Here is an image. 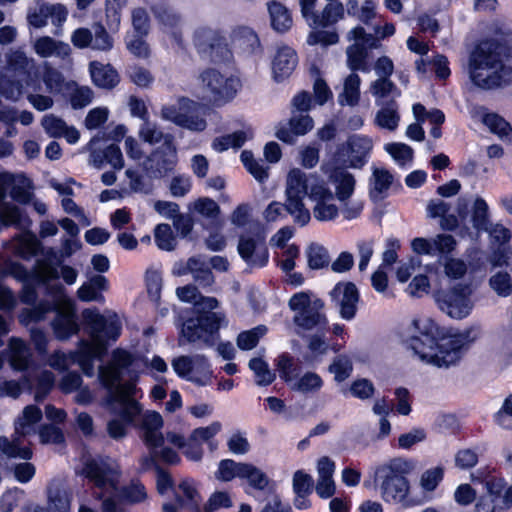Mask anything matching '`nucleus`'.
Instances as JSON below:
<instances>
[{
  "label": "nucleus",
  "mask_w": 512,
  "mask_h": 512,
  "mask_svg": "<svg viewBox=\"0 0 512 512\" xmlns=\"http://www.w3.org/2000/svg\"><path fill=\"white\" fill-rule=\"evenodd\" d=\"M53 290V302L41 301L31 308H25L21 311L19 319L22 324L29 325L43 320L47 313L55 311L56 316L52 321L53 332L57 339L67 340L79 331L75 308L70 300L62 298L61 285H56Z\"/></svg>",
  "instance_id": "nucleus-7"
},
{
  "label": "nucleus",
  "mask_w": 512,
  "mask_h": 512,
  "mask_svg": "<svg viewBox=\"0 0 512 512\" xmlns=\"http://www.w3.org/2000/svg\"><path fill=\"white\" fill-rule=\"evenodd\" d=\"M241 161L243 162L245 168L251 175H253L257 181L263 182L268 178L267 168L264 167L263 161L254 159L251 151H242Z\"/></svg>",
  "instance_id": "nucleus-54"
},
{
  "label": "nucleus",
  "mask_w": 512,
  "mask_h": 512,
  "mask_svg": "<svg viewBox=\"0 0 512 512\" xmlns=\"http://www.w3.org/2000/svg\"><path fill=\"white\" fill-rule=\"evenodd\" d=\"M415 469L412 460L397 457L378 466L375 481L379 483L381 498L389 504L406 509L414 505L410 499V482L407 476Z\"/></svg>",
  "instance_id": "nucleus-8"
},
{
  "label": "nucleus",
  "mask_w": 512,
  "mask_h": 512,
  "mask_svg": "<svg viewBox=\"0 0 512 512\" xmlns=\"http://www.w3.org/2000/svg\"><path fill=\"white\" fill-rule=\"evenodd\" d=\"M190 273L198 286L208 288L215 282L207 259L201 255L190 257L181 274Z\"/></svg>",
  "instance_id": "nucleus-28"
},
{
  "label": "nucleus",
  "mask_w": 512,
  "mask_h": 512,
  "mask_svg": "<svg viewBox=\"0 0 512 512\" xmlns=\"http://www.w3.org/2000/svg\"><path fill=\"white\" fill-rule=\"evenodd\" d=\"M360 77L356 73L348 75L343 84V91L338 95L341 106H356L360 99Z\"/></svg>",
  "instance_id": "nucleus-40"
},
{
  "label": "nucleus",
  "mask_w": 512,
  "mask_h": 512,
  "mask_svg": "<svg viewBox=\"0 0 512 512\" xmlns=\"http://www.w3.org/2000/svg\"><path fill=\"white\" fill-rule=\"evenodd\" d=\"M322 384V379L318 374L307 372L293 384L292 389L306 394L318 391Z\"/></svg>",
  "instance_id": "nucleus-62"
},
{
  "label": "nucleus",
  "mask_w": 512,
  "mask_h": 512,
  "mask_svg": "<svg viewBox=\"0 0 512 512\" xmlns=\"http://www.w3.org/2000/svg\"><path fill=\"white\" fill-rule=\"evenodd\" d=\"M93 36L91 48L99 51H109L113 47V39L106 31L105 27L97 23L93 26Z\"/></svg>",
  "instance_id": "nucleus-64"
},
{
  "label": "nucleus",
  "mask_w": 512,
  "mask_h": 512,
  "mask_svg": "<svg viewBox=\"0 0 512 512\" xmlns=\"http://www.w3.org/2000/svg\"><path fill=\"white\" fill-rule=\"evenodd\" d=\"M10 365L14 370H26L30 363V351L26 344L19 338H11L9 341Z\"/></svg>",
  "instance_id": "nucleus-38"
},
{
  "label": "nucleus",
  "mask_w": 512,
  "mask_h": 512,
  "mask_svg": "<svg viewBox=\"0 0 512 512\" xmlns=\"http://www.w3.org/2000/svg\"><path fill=\"white\" fill-rule=\"evenodd\" d=\"M482 122L492 133L497 134L501 138L508 137L512 130L509 123L495 113H485L482 117Z\"/></svg>",
  "instance_id": "nucleus-59"
},
{
  "label": "nucleus",
  "mask_w": 512,
  "mask_h": 512,
  "mask_svg": "<svg viewBox=\"0 0 512 512\" xmlns=\"http://www.w3.org/2000/svg\"><path fill=\"white\" fill-rule=\"evenodd\" d=\"M178 163L174 136H168L166 145L156 148L143 162V170L150 179H160L172 173Z\"/></svg>",
  "instance_id": "nucleus-16"
},
{
  "label": "nucleus",
  "mask_w": 512,
  "mask_h": 512,
  "mask_svg": "<svg viewBox=\"0 0 512 512\" xmlns=\"http://www.w3.org/2000/svg\"><path fill=\"white\" fill-rule=\"evenodd\" d=\"M93 83L103 89H112L119 83V75L110 64L93 61L89 65Z\"/></svg>",
  "instance_id": "nucleus-32"
},
{
  "label": "nucleus",
  "mask_w": 512,
  "mask_h": 512,
  "mask_svg": "<svg viewBox=\"0 0 512 512\" xmlns=\"http://www.w3.org/2000/svg\"><path fill=\"white\" fill-rule=\"evenodd\" d=\"M332 300L339 307L340 316L345 320L354 318L359 301V292L352 282L338 283L330 293Z\"/></svg>",
  "instance_id": "nucleus-22"
},
{
  "label": "nucleus",
  "mask_w": 512,
  "mask_h": 512,
  "mask_svg": "<svg viewBox=\"0 0 512 512\" xmlns=\"http://www.w3.org/2000/svg\"><path fill=\"white\" fill-rule=\"evenodd\" d=\"M312 128L313 119L309 115L292 111L288 123L278 127L276 137L282 142L293 144L298 136L305 135Z\"/></svg>",
  "instance_id": "nucleus-25"
},
{
  "label": "nucleus",
  "mask_w": 512,
  "mask_h": 512,
  "mask_svg": "<svg viewBox=\"0 0 512 512\" xmlns=\"http://www.w3.org/2000/svg\"><path fill=\"white\" fill-rule=\"evenodd\" d=\"M311 200L315 202L313 216L321 222L335 220L341 209L333 203L332 190L326 184L315 186L311 190Z\"/></svg>",
  "instance_id": "nucleus-21"
},
{
  "label": "nucleus",
  "mask_w": 512,
  "mask_h": 512,
  "mask_svg": "<svg viewBox=\"0 0 512 512\" xmlns=\"http://www.w3.org/2000/svg\"><path fill=\"white\" fill-rule=\"evenodd\" d=\"M472 293L471 285L458 283L449 289L437 291L434 298L442 312L450 318L461 320L466 318L474 307Z\"/></svg>",
  "instance_id": "nucleus-13"
},
{
  "label": "nucleus",
  "mask_w": 512,
  "mask_h": 512,
  "mask_svg": "<svg viewBox=\"0 0 512 512\" xmlns=\"http://www.w3.org/2000/svg\"><path fill=\"white\" fill-rule=\"evenodd\" d=\"M138 134L141 140L150 145H155L160 142H163L162 145H166L168 136H173L170 133H164L156 122L148 119L143 121Z\"/></svg>",
  "instance_id": "nucleus-41"
},
{
  "label": "nucleus",
  "mask_w": 512,
  "mask_h": 512,
  "mask_svg": "<svg viewBox=\"0 0 512 512\" xmlns=\"http://www.w3.org/2000/svg\"><path fill=\"white\" fill-rule=\"evenodd\" d=\"M288 306L294 312L295 334L305 338L308 333L315 332L309 338L308 348L324 354L327 346L323 337L328 325L324 302L319 298L311 299L307 292H298L289 299Z\"/></svg>",
  "instance_id": "nucleus-6"
},
{
  "label": "nucleus",
  "mask_w": 512,
  "mask_h": 512,
  "mask_svg": "<svg viewBox=\"0 0 512 512\" xmlns=\"http://www.w3.org/2000/svg\"><path fill=\"white\" fill-rule=\"evenodd\" d=\"M201 88L208 99L215 104L232 100L240 87L239 80L228 77L214 68H208L200 74Z\"/></svg>",
  "instance_id": "nucleus-14"
},
{
  "label": "nucleus",
  "mask_w": 512,
  "mask_h": 512,
  "mask_svg": "<svg viewBox=\"0 0 512 512\" xmlns=\"http://www.w3.org/2000/svg\"><path fill=\"white\" fill-rule=\"evenodd\" d=\"M154 238L161 250L172 251L176 246V239L169 224H158L154 230Z\"/></svg>",
  "instance_id": "nucleus-57"
},
{
  "label": "nucleus",
  "mask_w": 512,
  "mask_h": 512,
  "mask_svg": "<svg viewBox=\"0 0 512 512\" xmlns=\"http://www.w3.org/2000/svg\"><path fill=\"white\" fill-rule=\"evenodd\" d=\"M179 490L186 496V501L178 498L181 507H187L189 512H200L201 497L192 483L184 480L179 484Z\"/></svg>",
  "instance_id": "nucleus-51"
},
{
  "label": "nucleus",
  "mask_w": 512,
  "mask_h": 512,
  "mask_svg": "<svg viewBox=\"0 0 512 512\" xmlns=\"http://www.w3.org/2000/svg\"><path fill=\"white\" fill-rule=\"evenodd\" d=\"M266 327L257 326L249 331L241 332L237 337V345L242 350H251L259 342L260 337L266 333Z\"/></svg>",
  "instance_id": "nucleus-63"
},
{
  "label": "nucleus",
  "mask_w": 512,
  "mask_h": 512,
  "mask_svg": "<svg viewBox=\"0 0 512 512\" xmlns=\"http://www.w3.org/2000/svg\"><path fill=\"white\" fill-rule=\"evenodd\" d=\"M239 479H245L251 487L264 490L269 484V477L260 468L251 463H244L242 475Z\"/></svg>",
  "instance_id": "nucleus-45"
},
{
  "label": "nucleus",
  "mask_w": 512,
  "mask_h": 512,
  "mask_svg": "<svg viewBox=\"0 0 512 512\" xmlns=\"http://www.w3.org/2000/svg\"><path fill=\"white\" fill-rule=\"evenodd\" d=\"M372 148L373 142L369 137L355 134L348 137L338 149V154L347 158L344 160L346 167L361 169L367 163Z\"/></svg>",
  "instance_id": "nucleus-19"
},
{
  "label": "nucleus",
  "mask_w": 512,
  "mask_h": 512,
  "mask_svg": "<svg viewBox=\"0 0 512 512\" xmlns=\"http://www.w3.org/2000/svg\"><path fill=\"white\" fill-rule=\"evenodd\" d=\"M489 286L500 297H508L512 294V278L506 271H499L489 279Z\"/></svg>",
  "instance_id": "nucleus-56"
},
{
  "label": "nucleus",
  "mask_w": 512,
  "mask_h": 512,
  "mask_svg": "<svg viewBox=\"0 0 512 512\" xmlns=\"http://www.w3.org/2000/svg\"><path fill=\"white\" fill-rule=\"evenodd\" d=\"M393 182V175L384 168H374L371 177L370 198L373 201H379L383 198Z\"/></svg>",
  "instance_id": "nucleus-39"
},
{
  "label": "nucleus",
  "mask_w": 512,
  "mask_h": 512,
  "mask_svg": "<svg viewBox=\"0 0 512 512\" xmlns=\"http://www.w3.org/2000/svg\"><path fill=\"white\" fill-rule=\"evenodd\" d=\"M502 45L494 39L480 41L469 57L472 82L486 90L500 87L512 79V68L502 59Z\"/></svg>",
  "instance_id": "nucleus-5"
},
{
  "label": "nucleus",
  "mask_w": 512,
  "mask_h": 512,
  "mask_svg": "<svg viewBox=\"0 0 512 512\" xmlns=\"http://www.w3.org/2000/svg\"><path fill=\"white\" fill-rule=\"evenodd\" d=\"M249 368L256 376V383L259 386H267L275 379V374L269 369L268 364L261 358H252L249 361Z\"/></svg>",
  "instance_id": "nucleus-58"
},
{
  "label": "nucleus",
  "mask_w": 512,
  "mask_h": 512,
  "mask_svg": "<svg viewBox=\"0 0 512 512\" xmlns=\"http://www.w3.org/2000/svg\"><path fill=\"white\" fill-rule=\"evenodd\" d=\"M192 44L201 58L215 63L229 61L232 52L225 35L209 26H199L192 34Z\"/></svg>",
  "instance_id": "nucleus-10"
},
{
  "label": "nucleus",
  "mask_w": 512,
  "mask_h": 512,
  "mask_svg": "<svg viewBox=\"0 0 512 512\" xmlns=\"http://www.w3.org/2000/svg\"><path fill=\"white\" fill-rule=\"evenodd\" d=\"M175 373L198 386L210 383L212 371L207 359L203 355L179 356L172 360Z\"/></svg>",
  "instance_id": "nucleus-18"
},
{
  "label": "nucleus",
  "mask_w": 512,
  "mask_h": 512,
  "mask_svg": "<svg viewBox=\"0 0 512 512\" xmlns=\"http://www.w3.org/2000/svg\"><path fill=\"white\" fill-rule=\"evenodd\" d=\"M352 370V362L346 355H338L329 366V371L334 374L337 382L346 380L351 375Z\"/></svg>",
  "instance_id": "nucleus-60"
},
{
  "label": "nucleus",
  "mask_w": 512,
  "mask_h": 512,
  "mask_svg": "<svg viewBox=\"0 0 512 512\" xmlns=\"http://www.w3.org/2000/svg\"><path fill=\"white\" fill-rule=\"evenodd\" d=\"M244 463L235 462L232 459L221 460L218 466V471L215 476L221 481H231L234 478H240L242 475Z\"/></svg>",
  "instance_id": "nucleus-53"
},
{
  "label": "nucleus",
  "mask_w": 512,
  "mask_h": 512,
  "mask_svg": "<svg viewBox=\"0 0 512 512\" xmlns=\"http://www.w3.org/2000/svg\"><path fill=\"white\" fill-rule=\"evenodd\" d=\"M91 342L81 340L75 352L65 354L55 351L48 364L59 371L66 370L69 365L77 363L86 376L94 374V360L101 359L107 351L109 340L115 341L121 332V325L115 317H105L97 309H85L82 313Z\"/></svg>",
  "instance_id": "nucleus-3"
},
{
  "label": "nucleus",
  "mask_w": 512,
  "mask_h": 512,
  "mask_svg": "<svg viewBox=\"0 0 512 512\" xmlns=\"http://www.w3.org/2000/svg\"><path fill=\"white\" fill-rule=\"evenodd\" d=\"M493 421L504 430H512V393L504 399L499 410L494 413Z\"/></svg>",
  "instance_id": "nucleus-61"
},
{
  "label": "nucleus",
  "mask_w": 512,
  "mask_h": 512,
  "mask_svg": "<svg viewBox=\"0 0 512 512\" xmlns=\"http://www.w3.org/2000/svg\"><path fill=\"white\" fill-rule=\"evenodd\" d=\"M272 28L284 33L292 26V17L289 10L279 1L272 0L267 3Z\"/></svg>",
  "instance_id": "nucleus-36"
},
{
  "label": "nucleus",
  "mask_w": 512,
  "mask_h": 512,
  "mask_svg": "<svg viewBox=\"0 0 512 512\" xmlns=\"http://www.w3.org/2000/svg\"><path fill=\"white\" fill-rule=\"evenodd\" d=\"M2 187L11 185L10 196L13 200L21 204H27L31 201L33 194L30 192L32 182L24 174H12L3 172L0 174Z\"/></svg>",
  "instance_id": "nucleus-27"
},
{
  "label": "nucleus",
  "mask_w": 512,
  "mask_h": 512,
  "mask_svg": "<svg viewBox=\"0 0 512 512\" xmlns=\"http://www.w3.org/2000/svg\"><path fill=\"white\" fill-rule=\"evenodd\" d=\"M310 269H321L329 264V254L326 248L317 243H311L305 251Z\"/></svg>",
  "instance_id": "nucleus-50"
},
{
  "label": "nucleus",
  "mask_w": 512,
  "mask_h": 512,
  "mask_svg": "<svg viewBox=\"0 0 512 512\" xmlns=\"http://www.w3.org/2000/svg\"><path fill=\"white\" fill-rule=\"evenodd\" d=\"M147 497L146 489L139 481H132L129 485L123 486L119 490L121 501L135 504L145 500Z\"/></svg>",
  "instance_id": "nucleus-55"
},
{
  "label": "nucleus",
  "mask_w": 512,
  "mask_h": 512,
  "mask_svg": "<svg viewBox=\"0 0 512 512\" xmlns=\"http://www.w3.org/2000/svg\"><path fill=\"white\" fill-rule=\"evenodd\" d=\"M344 7L339 2H329L323 8L322 12L317 15L316 23L314 27H327L335 24L339 19L343 17Z\"/></svg>",
  "instance_id": "nucleus-46"
},
{
  "label": "nucleus",
  "mask_w": 512,
  "mask_h": 512,
  "mask_svg": "<svg viewBox=\"0 0 512 512\" xmlns=\"http://www.w3.org/2000/svg\"><path fill=\"white\" fill-rule=\"evenodd\" d=\"M297 65V55L290 47L280 48L272 62V70L276 81L288 77Z\"/></svg>",
  "instance_id": "nucleus-30"
},
{
  "label": "nucleus",
  "mask_w": 512,
  "mask_h": 512,
  "mask_svg": "<svg viewBox=\"0 0 512 512\" xmlns=\"http://www.w3.org/2000/svg\"><path fill=\"white\" fill-rule=\"evenodd\" d=\"M324 184L315 175L306 174L302 170L294 168L287 175L285 195L288 198L304 199L305 196H308L311 199L312 188Z\"/></svg>",
  "instance_id": "nucleus-23"
},
{
  "label": "nucleus",
  "mask_w": 512,
  "mask_h": 512,
  "mask_svg": "<svg viewBox=\"0 0 512 512\" xmlns=\"http://www.w3.org/2000/svg\"><path fill=\"white\" fill-rule=\"evenodd\" d=\"M486 494L476 504V512H504L512 505V485L507 487L502 478L489 477L485 481Z\"/></svg>",
  "instance_id": "nucleus-17"
},
{
  "label": "nucleus",
  "mask_w": 512,
  "mask_h": 512,
  "mask_svg": "<svg viewBox=\"0 0 512 512\" xmlns=\"http://www.w3.org/2000/svg\"><path fill=\"white\" fill-rule=\"evenodd\" d=\"M285 212L293 217L294 223L301 227L306 226L310 219V211L305 207L303 199L300 198H288L284 203Z\"/></svg>",
  "instance_id": "nucleus-43"
},
{
  "label": "nucleus",
  "mask_w": 512,
  "mask_h": 512,
  "mask_svg": "<svg viewBox=\"0 0 512 512\" xmlns=\"http://www.w3.org/2000/svg\"><path fill=\"white\" fill-rule=\"evenodd\" d=\"M347 64L352 71H368L366 65L367 49L363 44L355 43L347 48Z\"/></svg>",
  "instance_id": "nucleus-48"
},
{
  "label": "nucleus",
  "mask_w": 512,
  "mask_h": 512,
  "mask_svg": "<svg viewBox=\"0 0 512 512\" xmlns=\"http://www.w3.org/2000/svg\"><path fill=\"white\" fill-rule=\"evenodd\" d=\"M82 474L100 488L117 491L121 475L118 463L109 457H90L84 462Z\"/></svg>",
  "instance_id": "nucleus-15"
},
{
  "label": "nucleus",
  "mask_w": 512,
  "mask_h": 512,
  "mask_svg": "<svg viewBox=\"0 0 512 512\" xmlns=\"http://www.w3.org/2000/svg\"><path fill=\"white\" fill-rule=\"evenodd\" d=\"M99 140L100 138L95 136L89 142L90 158L93 165L101 168L104 163H109L114 169H122L124 160L119 146L117 144H110L103 150H98L95 146Z\"/></svg>",
  "instance_id": "nucleus-26"
},
{
  "label": "nucleus",
  "mask_w": 512,
  "mask_h": 512,
  "mask_svg": "<svg viewBox=\"0 0 512 512\" xmlns=\"http://www.w3.org/2000/svg\"><path fill=\"white\" fill-rule=\"evenodd\" d=\"M471 222L474 229L483 231L488 229L489 221V208L486 201L477 197L472 206Z\"/></svg>",
  "instance_id": "nucleus-44"
},
{
  "label": "nucleus",
  "mask_w": 512,
  "mask_h": 512,
  "mask_svg": "<svg viewBox=\"0 0 512 512\" xmlns=\"http://www.w3.org/2000/svg\"><path fill=\"white\" fill-rule=\"evenodd\" d=\"M471 331L445 336L430 318L413 320L402 333V343L420 361L439 368L455 365L474 339Z\"/></svg>",
  "instance_id": "nucleus-2"
},
{
  "label": "nucleus",
  "mask_w": 512,
  "mask_h": 512,
  "mask_svg": "<svg viewBox=\"0 0 512 512\" xmlns=\"http://www.w3.org/2000/svg\"><path fill=\"white\" fill-rule=\"evenodd\" d=\"M230 37L232 43L246 54H256L261 50L258 35L248 26L235 27Z\"/></svg>",
  "instance_id": "nucleus-31"
},
{
  "label": "nucleus",
  "mask_w": 512,
  "mask_h": 512,
  "mask_svg": "<svg viewBox=\"0 0 512 512\" xmlns=\"http://www.w3.org/2000/svg\"><path fill=\"white\" fill-rule=\"evenodd\" d=\"M237 250L241 258L252 267H263L268 261L265 237L261 233L241 235Z\"/></svg>",
  "instance_id": "nucleus-20"
},
{
  "label": "nucleus",
  "mask_w": 512,
  "mask_h": 512,
  "mask_svg": "<svg viewBox=\"0 0 512 512\" xmlns=\"http://www.w3.org/2000/svg\"><path fill=\"white\" fill-rule=\"evenodd\" d=\"M15 276L23 282L21 301L28 305H33L37 301V292L35 286L31 283L32 275L22 266L15 269Z\"/></svg>",
  "instance_id": "nucleus-47"
},
{
  "label": "nucleus",
  "mask_w": 512,
  "mask_h": 512,
  "mask_svg": "<svg viewBox=\"0 0 512 512\" xmlns=\"http://www.w3.org/2000/svg\"><path fill=\"white\" fill-rule=\"evenodd\" d=\"M14 428L15 430L11 439L6 436H0V451L8 458L30 460L33 456V452L23 443V439L27 435L18 433L17 428Z\"/></svg>",
  "instance_id": "nucleus-29"
},
{
  "label": "nucleus",
  "mask_w": 512,
  "mask_h": 512,
  "mask_svg": "<svg viewBox=\"0 0 512 512\" xmlns=\"http://www.w3.org/2000/svg\"><path fill=\"white\" fill-rule=\"evenodd\" d=\"M380 106L381 109L376 113L375 117L376 124L381 128L394 131L398 127L400 121L396 100L391 99L387 101L386 104Z\"/></svg>",
  "instance_id": "nucleus-37"
},
{
  "label": "nucleus",
  "mask_w": 512,
  "mask_h": 512,
  "mask_svg": "<svg viewBox=\"0 0 512 512\" xmlns=\"http://www.w3.org/2000/svg\"><path fill=\"white\" fill-rule=\"evenodd\" d=\"M328 181L333 188V198L341 204V213L344 218L353 220L359 217L363 205L361 202L351 200L356 188L355 176L345 168H335L330 172Z\"/></svg>",
  "instance_id": "nucleus-11"
},
{
  "label": "nucleus",
  "mask_w": 512,
  "mask_h": 512,
  "mask_svg": "<svg viewBox=\"0 0 512 512\" xmlns=\"http://www.w3.org/2000/svg\"><path fill=\"white\" fill-rule=\"evenodd\" d=\"M176 295L183 302L194 303L195 317L181 324V336L188 342L202 341L208 346L214 344V335L218 333L224 317L213 312L218 306L214 297L202 296L194 285H186L176 289Z\"/></svg>",
  "instance_id": "nucleus-4"
},
{
  "label": "nucleus",
  "mask_w": 512,
  "mask_h": 512,
  "mask_svg": "<svg viewBox=\"0 0 512 512\" xmlns=\"http://www.w3.org/2000/svg\"><path fill=\"white\" fill-rule=\"evenodd\" d=\"M46 507H36L34 512H70L71 497L60 479H52L46 487Z\"/></svg>",
  "instance_id": "nucleus-24"
},
{
  "label": "nucleus",
  "mask_w": 512,
  "mask_h": 512,
  "mask_svg": "<svg viewBox=\"0 0 512 512\" xmlns=\"http://www.w3.org/2000/svg\"><path fill=\"white\" fill-rule=\"evenodd\" d=\"M108 289V280L105 276L94 275L90 279L83 283L78 289L77 294L81 301L90 302L96 301L99 303L104 302V296L101 291Z\"/></svg>",
  "instance_id": "nucleus-34"
},
{
  "label": "nucleus",
  "mask_w": 512,
  "mask_h": 512,
  "mask_svg": "<svg viewBox=\"0 0 512 512\" xmlns=\"http://www.w3.org/2000/svg\"><path fill=\"white\" fill-rule=\"evenodd\" d=\"M133 362L130 353L116 349L107 365H101L98 376L107 391L106 404L111 413L118 416L107 423V433L114 440L127 435V426L142 412L140 403L135 399L136 385L132 380L121 383L125 370Z\"/></svg>",
  "instance_id": "nucleus-1"
},
{
  "label": "nucleus",
  "mask_w": 512,
  "mask_h": 512,
  "mask_svg": "<svg viewBox=\"0 0 512 512\" xmlns=\"http://www.w3.org/2000/svg\"><path fill=\"white\" fill-rule=\"evenodd\" d=\"M35 52L42 58L51 56L66 58L71 52L69 44L55 40L49 36L38 38L34 43Z\"/></svg>",
  "instance_id": "nucleus-33"
},
{
  "label": "nucleus",
  "mask_w": 512,
  "mask_h": 512,
  "mask_svg": "<svg viewBox=\"0 0 512 512\" xmlns=\"http://www.w3.org/2000/svg\"><path fill=\"white\" fill-rule=\"evenodd\" d=\"M42 80L49 93L55 94L62 91L64 85V76L60 71L50 66L47 62L44 64Z\"/></svg>",
  "instance_id": "nucleus-52"
},
{
  "label": "nucleus",
  "mask_w": 512,
  "mask_h": 512,
  "mask_svg": "<svg viewBox=\"0 0 512 512\" xmlns=\"http://www.w3.org/2000/svg\"><path fill=\"white\" fill-rule=\"evenodd\" d=\"M247 140L245 131H236L232 134L217 137L212 142V147L218 152L226 151L229 148L238 149L244 145Z\"/></svg>",
  "instance_id": "nucleus-49"
},
{
  "label": "nucleus",
  "mask_w": 512,
  "mask_h": 512,
  "mask_svg": "<svg viewBox=\"0 0 512 512\" xmlns=\"http://www.w3.org/2000/svg\"><path fill=\"white\" fill-rule=\"evenodd\" d=\"M163 418L156 411H147L142 417L140 424V438L149 449V455H145L140 459V470L147 471L151 467L158 466V448L164 445L165 437L161 432L163 427Z\"/></svg>",
  "instance_id": "nucleus-12"
},
{
  "label": "nucleus",
  "mask_w": 512,
  "mask_h": 512,
  "mask_svg": "<svg viewBox=\"0 0 512 512\" xmlns=\"http://www.w3.org/2000/svg\"><path fill=\"white\" fill-rule=\"evenodd\" d=\"M42 419V411L36 405L26 406L21 415L14 422V427L22 435H34L37 433L36 424Z\"/></svg>",
  "instance_id": "nucleus-35"
},
{
  "label": "nucleus",
  "mask_w": 512,
  "mask_h": 512,
  "mask_svg": "<svg viewBox=\"0 0 512 512\" xmlns=\"http://www.w3.org/2000/svg\"><path fill=\"white\" fill-rule=\"evenodd\" d=\"M370 89L372 95L376 98L377 105L386 104L387 101L385 99L389 96H391L394 100L396 97L400 96V90L390 79L386 78L373 81L371 83Z\"/></svg>",
  "instance_id": "nucleus-42"
},
{
  "label": "nucleus",
  "mask_w": 512,
  "mask_h": 512,
  "mask_svg": "<svg viewBox=\"0 0 512 512\" xmlns=\"http://www.w3.org/2000/svg\"><path fill=\"white\" fill-rule=\"evenodd\" d=\"M160 117L192 132H202L207 127L204 110L197 102L185 97H180L175 104L163 105Z\"/></svg>",
  "instance_id": "nucleus-9"
}]
</instances>
